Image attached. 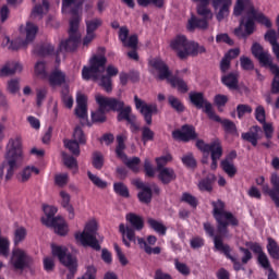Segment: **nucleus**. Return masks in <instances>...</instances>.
<instances>
[{"instance_id": "1", "label": "nucleus", "mask_w": 279, "mask_h": 279, "mask_svg": "<svg viewBox=\"0 0 279 279\" xmlns=\"http://www.w3.org/2000/svg\"><path fill=\"white\" fill-rule=\"evenodd\" d=\"M197 4V14L203 16V19H197L195 15L189 20L187 29L193 32V29H208V21H213V11L208 9V3L210 0H192ZM211 5L217 12L216 19L221 23L223 19L230 16V8H232V0H211Z\"/></svg>"}, {"instance_id": "2", "label": "nucleus", "mask_w": 279, "mask_h": 279, "mask_svg": "<svg viewBox=\"0 0 279 279\" xmlns=\"http://www.w3.org/2000/svg\"><path fill=\"white\" fill-rule=\"evenodd\" d=\"M82 5L84 0H62V14H70L69 38L61 41L57 50V62L60 64V53L63 51H75L80 45V22L82 21Z\"/></svg>"}, {"instance_id": "3", "label": "nucleus", "mask_w": 279, "mask_h": 279, "mask_svg": "<svg viewBox=\"0 0 279 279\" xmlns=\"http://www.w3.org/2000/svg\"><path fill=\"white\" fill-rule=\"evenodd\" d=\"M233 14L234 16L242 15L240 25H244V33L241 27L234 29V34L239 36V38H247V36L254 34V21L260 25H265L268 29L271 28V20L265 16L258 9H255L254 4H252V0H238Z\"/></svg>"}, {"instance_id": "4", "label": "nucleus", "mask_w": 279, "mask_h": 279, "mask_svg": "<svg viewBox=\"0 0 279 279\" xmlns=\"http://www.w3.org/2000/svg\"><path fill=\"white\" fill-rule=\"evenodd\" d=\"M108 60L102 54H94L89 59V66H84L82 70V78L85 81L94 80L99 82V86L104 87L106 93H112V77L119 75V69L114 65H108ZM107 72V75L104 73Z\"/></svg>"}, {"instance_id": "5", "label": "nucleus", "mask_w": 279, "mask_h": 279, "mask_svg": "<svg viewBox=\"0 0 279 279\" xmlns=\"http://www.w3.org/2000/svg\"><path fill=\"white\" fill-rule=\"evenodd\" d=\"M125 219L131 227L120 223L119 232L122 235V243H124L125 247H131V243H136V231L141 232L145 228V220H143V217L132 213L126 214Z\"/></svg>"}, {"instance_id": "6", "label": "nucleus", "mask_w": 279, "mask_h": 279, "mask_svg": "<svg viewBox=\"0 0 279 279\" xmlns=\"http://www.w3.org/2000/svg\"><path fill=\"white\" fill-rule=\"evenodd\" d=\"M171 49L177 51V56L184 60L189 56H199V53H206V48L197 43L189 41L186 36L178 35L175 39L170 43Z\"/></svg>"}, {"instance_id": "7", "label": "nucleus", "mask_w": 279, "mask_h": 279, "mask_svg": "<svg viewBox=\"0 0 279 279\" xmlns=\"http://www.w3.org/2000/svg\"><path fill=\"white\" fill-rule=\"evenodd\" d=\"M149 64L155 71H157V80H167V82H169L173 88H177L179 93H186L189 90V86L184 80L178 76H172L169 66L161 59L155 58L149 61Z\"/></svg>"}, {"instance_id": "8", "label": "nucleus", "mask_w": 279, "mask_h": 279, "mask_svg": "<svg viewBox=\"0 0 279 279\" xmlns=\"http://www.w3.org/2000/svg\"><path fill=\"white\" fill-rule=\"evenodd\" d=\"M214 210L213 215L218 223V232L220 234L228 233V226H239V220L232 213L226 211V204L218 199L211 203Z\"/></svg>"}, {"instance_id": "9", "label": "nucleus", "mask_w": 279, "mask_h": 279, "mask_svg": "<svg viewBox=\"0 0 279 279\" xmlns=\"http://www.w3.org/2000/svg\"><path fill=\"white\" fill-rule=\"evenodd\" d=\"M95 99L99 109L96 112H92V121L94 123H104V121H106V112H110V110H121V108H123V101L117 98H108L98 94Z\"/></svg>"}, {"instance_id": "10", "label": "nucleus", "mask_w": 279, "mask_h": 279, "mask_svg": "<svg viewBox=\"0 0 279 279\" xmlns=\"http://www.w3.org/2000/svg\"><path fill=\"white\" fill-rule=\"evenodd\" d=\"M44 213L46 215L41 218L44 226H47V228H53L56 234H59V236H65L69 232L66 221L60 216L53 218L56 213H58V208L56 206L45 205Z\"/></svg>"}, {"instance_id": "11", "label": "nucleus", "mask_w": 279, "mask_h": 279, "mask_svg": "<svg viewBox=\"0 0 279 279\" xmlns=\"http://www.w3.org/2000/svg\"><path fill=\"white\" fill-rule=\"evenodd\" d=\"M21 34L25 32L26 38L23 39H15L10 40V37L5 36L2 41V47H7V49H11L12 51H16V49H21L23 47H26L29 45V43H34V38H36V35L38 34V26L32 22L26 23V27L21 26L20 27Z\"/></svg>"}, {"instance_id": "12", "label": "nucleus", "mask_w": 279, "mask_h": 279, "mask_svg": "<svg viewBox=\"0 0 279 279\" xmlns=\"http://www.w3.org/2000/svg\"><path fill=\"white\" fill-rule=\"evenodd\" d=\"M75 240L77 243H81L83 247H92L99 252L101 246L99 245V241H97V221L89 220L83 230V232L75 233Z\"/></svg>"}, {"instance_id": "13", "label": "nucleus", "mask_w": 279, "mask_h": 279, "mask_svg": "<svg viewBox=\"0 0 279 279\" xmlns=\"http://www.w3.org/2000/svg\"><path fill=\"white\" fill-rule=\"evenodd\" d=\"M52 255L59 258L60 263L64 265L70 271L68 274L66 279H73L75 272L77 271V259L69 253L65 246H58L56 244L51 245Z\"/></svg>"}, {"instance_id": "14", "label": "nucleus", "mask_w": 279, "mask_h": 279, "mask_svg": "<svg viewBox=\"0 0 279 279\" xmlns=\"http://www.w3.org/2000/svg\"><path fill=\"white\" fill-rule=\"evenodd\" d=\"M204 230L209 236L214 238V245L216 250L218 252L225 253L227 258L231 260V263L233 264V269L235 271H239V269H243V266L241 265V263H239V259H236L235 256L230 255V246L223 244V240L221 239V236L215 235V228L210 226V222L204 223Z\"/></svg>"}, {"instance_id": "15", "label": "nucleus", "mask_w": 279, "mask_h": 279, "mask_svg": "<svg viewBox=\"0 0 279 279\" xmlns=\"http://www.w3.org/2000/svg\"><path fill=\"white\" fill-rule=\"evenodd\" d=\"M32 263V256L27 254V251L19 246H14L12 248L9 265L13 267V269H19L20 271H23V269H27V267H29Z\"/></svg>"}, {"instance_id": "16", "label": "nucleus", "mask_w": 279, "mask_h": 279, "mask_svg": "<svg viewBox=\"0 0 279 279\" xmlns=\"http://www.w3.org/2000/svg\"><path fill=\"white\" fill-rule=\"evenodd\" d=\"M117 143L118 146L116 148V154L122 162L125 163V166L134 171V173H138L141 167V158L138 157H133V158H128V155L123 151L125 149V137L123 135H118L117 136Z\"/></svg>"}, {"instance_id": "17", "label": "nucleus", "mask_w": 279, "mask_h": 279, "mask_svg": "<svg viewBox=\"0 0 279 279\" xmlns=\"http://www.w3.org/2000/svg\"><path fill=\"white\" fill-rule=\"evenodd\" d=\"M190 101L198 108V110H204V112L207 114L211 121H221V118L213 111V104L208 102L206 98H204L203 93H197V92H191L190 93Z\"/></svg>"}, {"instance_id": "18", "label": "nucleus", "mask_w": 279, "mask_h": 279, "mask_svg": "<svg viewBox=\"0 0 279 279\" xmlns=\"http://www.w3.org/2000/svg\"><path fill=\"white\" fill-rule=\"evenodd\" d=\"M80 145H86V135L82 128L76 126L73 132V140H65L64 147L73 154V156H80Z\"/></svg>"}, {"instance_id": "19", "label": "nucleus", "mask_w": 279, "mask_h": 279, "mask_svg": "<svg viewBox=\"0 0 279 279\" xmlns=\"http://www.w3.org/2000/svg\"><path fill=\"white\" fill-rule=\"evenodd\" d=\"M4 158L5 159L0 165V179H3V175H4L5 182H10V180L14 178V171H16L19 167H21V163L23 162V160L16 159L14 157H8V156H4Z\"/></svg>"}, {"instance_id": "20", "label": "nucleus", "mask_w": 279, "mask_h": 279, "mask_svg": "<svg viewBox=\"0 0 279 279\" xmlns=\"http://www.w3.org/2000/svg\"><path fill=\"white\" fill-rule=\"evenodd\" d=\"M5 156L23 160V137L21 135H13L9 140Z\"/></svg>"}, {"instance_id": "21", "label": "nucleus", "mask_w": 279, "mask_h": 279, "mask_svg": "<svg viewBox=\"0 0 279 279\" xmlns=\"http://www.w3.org/2000/svg\"><path fill=\"white\" fill-rule=\"evenodd\" d=\"M134 101L136 110L144 117L147 125H151V117L158 112V107L154 104L145 102V100H142L138 96H134Z\"/></svg>"}, {"instance_id": "22", "label": "nucleus", "mask_w": 279, "mask_h": 279, "mask_svg": "<svg viewBox=\"0 0 279 279\" xmlns=\"http://www.w3.org/2000/svg\"><path fill=\"white\" fill-rule=\"evenodd\" d=\"M251 51L253 56L258 59L262 66H268V69H270L275 65L274 59L271 58L269 51H265L263 49V46H260L259 44H253Z\"/></svg>"}, {"instance_id": "23", "label": "nucleus", "mask_w": 279, "mask_h": 279, "mask_svg": "<svg viewBox=\"0 0 279 279\" xmlns=\"http://www.w3.org/2000/svg\"><path fill=\"white\" fill-rule=\"evenodd\" d=\"M174 141H182L183 143H189V141H195L197 138V133H195V128L192 125H183L181 131L177 130L172 133Z\"/></svg>"}, {"instance_id": "24", "label": "nucleus", "mask_w": 279, "mask_h": 279, "mask_svg": "<svg viewBox=\"0 0 279 279\" xmlns=\"http://www.w3.org/2000/svg\"><path fill=\"white\" fill-rule=\"evenodd\" d=\"M88 98H86V95L78 94L76 96V108H75V114L78 119H82L83 121H86L88 119Z\"/></svg>"}, {"instance_id": "25", "label": "nucleus", "mask_w": 279, "mask_h": 279, "mask_svg": "<svg viewBox=\"0 0 279 279\" xmlns=\"http://www.w3.org/2000/svg\"><path fill=\"white\" fill-rule=\"evenodd\" d=\"M134 184L136 189L141 190L137 194L140 202H142V204H150L151 203V185L141 180H136Z\"/></svg>"}, {"instance_id": "26", "label": "nucleus", "mask_w": 279, "mask_h": 279, "mask_svg": "<svg viewBox=\"0 0 279 279\" xmlns=\"http://www.w3.org/2000/svg\"><path fill=\"white\" fill-rule=\"evenodd\" d=\"M241 137L243 141L251 143L253 147H256V145H258V141L263 138V129L258 125H254L248 130V132L242 133Z\"/></svg>"}, {"instance_id": "27", "label": "nucleus", "mask_w": 279, "mask_h": 279, "mask_svg": "<svg viewBox=\"0 0 279 279\" xmlns=\"http://www.w3.org/2000/svg\"><path fill=\"white\" fill-rule=\"evenodd\" d=\"M270 184L272 189H270L268 185V195L275 203V206L279 208V174L277 172L271 173Z\"/></svg>"}, {"instance_id": "28", "label": "nucleus", "mask_w": 279, "mask_h": 279, "mask_svg": "<svg viewBox=\"0 0 279 279\" xmlns=\"http://www.w3.org/2000/svg\"><path fill=\"white\" fill-rule=\"evenodd\" d=\"M49 12V0H41V4H36L31 13L33 21H41V19Z\"/></svg>"}, {"instance_id": "29", "label": "nucleus", "mask_w": 279, "mask_h": 279, "mask_svg": "<svg viewBox=\"0 0 279 279\" xmlns=\"http://www.w3.org/2000/svg\"><path fill=\"white\" fill-rule=\"evenodd\" d=\"M46 78H48L50 86H62L66 82V74L60 69H54Z\"/></svg>"}, {"instance_id": "30", "label": "nucleus", "mask_w": 279, "mask_h": 279, "mask_svg": "<svg viewBox=\"0 0 279 279\" xmlns=\"http://www.w3.org/2000/svg\"><path fill=\"white\" fill-rule=\"evenodd\" d=\"M157 171L158 180H160L162 184H170V182H173V180L178 178L173 168H157Z\"/></svg>"}, {"instance_id": "31", "label": "nucleus", "mask_w": 279, "mask_h": 279, "mask_svg": "<svg viewBox=\"0 0 279 279\" xmlns=\"http://www.w3.org/2000/svg\"><path fill=\"white\" fill-rule=\"evenodd\" d=\"M38 173H40L38 168L34 166H27L16 174V180L17 182L22 183L29 182L32 175H38Z\"/></svg>"}, {"instance_id": "32", "label": "nucleus", "mask_w": 279, "mask_h": 279, "mask_svg": "<svg viewBox=\"0 0 279 279\" xmlns=\"http://www.w3.org/2000/svg\"><path fill=\"white\" fill-rule=\"evenodd\" d=\"M21 71H23V65L19 62L11 61L0 69V77H8V75H14V73H21Z\"/></svg>"}, {"instance_id": "33", "label": "nucleus", "mask_w": 279, "mask_h": 279, "mask_svg": "<svg viewBox=\"0 0 279 279\" xmlns=\"http://www.w3.org/2000/svg\"><path fill=\"white\" fill-rule=\"evenodd\" d=\"M196 147L203 154H213L217 147H222L221 146V141L219 138L214 140L210 144H205L204 141L197 140L196 141Z\"/></svg>"}, {"instance_id": "34", "label": "nucleus", "mask_w": 279, "mask_h": 279, "mask_svg": "<svg viewBox=\"0 0 279 279\" xmlns=\"http://www.w3.org/2000/svg\"><path fill=\"white\" fill-rule=\"evenodd\" d=\"M61 197V205L63 208H65L69 213V217L73 219L75 217V210L73 209V206H71V195L69 193L61 191L60 192Z\"/></svg>"}, {"instance_id": "35", "label": "nucleus", "mask_w": 279, "mask_h": 279, "mask_svg": "<svg viewBox=\"0 0 279 279\" xmlns=\"http://www.w3.org/2000/svg\"><path fill=\"white\" fill-rule=\"evenodd\" d=\"M125 106V102H123V106L120 110H113V112H119L118 114V121H132V119L136 118V116L132 114V107Z\"/></svg>"}, {"instance_id": "36", "label": "nucleus", "mask_w": 279, "mask_h": 279, "mask_svg": "<svg viewBox=\"0 0 279 279\" xmlns=\"http://www.w3.org/2000/svg\"><path fill=\"white\" fill-rule=\"evenodd\" d=\"M54 48L51 44H43L40 46H36L34 49L35 56L39 58H45V56H51L53 53Z\"/></svg>"}, {"instance_id": "37", "label": "nucleus", "mask_w": 279, "mask_h": 279, "mask_svg": "<svg viewBox=\"0 0 279 279\" xmlns=\"http://www.w3.org/2000/svg\"><path fill=\"white\" fill-rule=\"evenodd\" d=\"M222 84L230 88L231 90H235V88H239V77L236 73H230L226 76H222Z\"/></svg>"}, {"instance_id": "38", "label": "nucleus", "mask_w": 279, "mask_h": 279, "mask_svg": "<svg viewBox=\"0 0 279 279\" xmlns=\"http://www.w3.org/2000/svg\"><path fill=\"white\" fill-rule=\"evenodd\" d=\"M220 167L229 178H234V175H236V167H234V162L232 160L223 159L220 162Z\"/></svg>"}, {"instance_id": "39", "label": "nucleus", "mask_w": 279, "mask_h": 279, "mask_svg": "<svg viewBox=\"0 0 279 279\" xmlns=\"http://www.w3.org/2000/svg\"><path fill=\"white\" fill-rule=\"evenodd\" d=\"M25 239H27V229H25V227H19L17 229H15L13 234L14 247L21 245V243H23Z\"/></svg>"}, {"instance_id": "40", "label": "nucleus", "mask_w": 279, "mask_h": 279, "mask_svg": "<svg viewBox=\"0 0 279 279\" xmlns=\"http://www.w3.org/2000/svg\"><path fill=\"white\" fill-rule=\"evenodd\" d=\"M268 244H267V252L269 256H271L275 260H279V245L274 238H268L267 239Z\"/></svg>"}, {"instance_id": "41", "label": "nucleus", "mask_w": 279, "mask_h": 279, "mask_svg": "<svg viewBox=\"0 0 279 279\" xmlns=\"http://www.w3.org/2000/svg\"><path fill=\"white\" fill-rule=\"evenodd\" d=\"M270 73L275 75L271 84V93L272 95H278L279 93V66L278 64L270 65Z\"/></svg>"}, {"instance_id": "42", "label": "nucleus", "mask_w": 279, "mask_h": 279, "mask_svg": "<svg viewBox=\"0 0 279 279\" xmlns=\"http://www.w3.org/2000/svg\"><path fill=\"white\" fill-rule=\"evenodd\" d=\"M147 222H148V226L153 230H155V232H157V234H161L162 236H165V234H167V227L165 225H162L161 221H158L153 218H148Z\"/></svg>"}, {"instance_id": "43", "label": "nucleus", "mask_w": 279, "mask_h": 279, "mask_svg": "<svg viewBox=\"0 0 279 279\" xmlns=\"http://www.w3.org/2000/svg\"><path fill=\"white\" fill-rule=\"evenodd\" d=\"M63 156V165H65V167L68 169H72L73 173H77V159H75V157L71 156V155H66V153L62 154Z\"/></svg>"}, {"instance_id": "44", "label": "nucleus", "mask_w": 279, "mask_h": 279, "mask_svg": "<svg viewBox=\"0 0 279 279\" xmlns=\"http://www.w3.org/2000/svg\"><path fill=\"white\" fill-rule=\"evenodd\" d=\"M85 24H86V32H92L95 34V32H97V29H99V27L104 25V21L99 17H95L93 20H86Z\"/></svg>"}, {"instance_id": "45", "label": "nucleus", "mask_w": 279, "mask_h": 279, "mask_svg": "<svg viewBox=\"0 0 279 279\" xmlns=\"http://www.w3.org/2000/svg\"><path fill=\"white\" fill-rule=\"evenodd\" d=\"M137 243H138L140 247H142V250H144L146 252V254H160L159 246L151 248V246H149L147 244V241H145V239H143V238H137Z\"/></svg>"}, {"instance_id": "46", "label": "nucleus", "mask_w": 279, "mask_h": 279, "mask_svg": "<svg viewBox=\"0 0 279 279\" xmlns=\"http://www.w3.org/2000/svg\"><path fill=\"white\" fill-rule=\"evenodd\" d=\"M0 256L8 258L10 256V240L0 235Z\"/></svg>"}, {"instance_id": "47", "label": "nucleus", "mask_w": 279, "mask_h": 279, "mask_svg": "<svg viewBox=\"0 0 279 279\" xmlns=\"http://www.w3.org/2000/svg\"><path fill=\"white\" fill-rule=\"evenodd\" d=\"M216 123H221L227 134H236V124H234V122L228 119H225V120L220 119V121H216Z\"/></svg>"}, {"instance_id": "48", "label": "nucleus", "mask_w": 279, "mask_h": 279, "mask_svg": "<svg viewBox=\"0 0 279 279\" xmlns=\"http://www.w3.org/2000/svg\"><path fill=\"white\" fill-rule=\"evenodd\" d=\"M61 99H62V102L64 104L65 108H68L69 110H71V108H73V96L71 94H69V87H65L61 92Z\"/></svg>"}, {"instance_id": "49", "label": "nucleus", "mask_w": 279, "mask_h": 279, "mask_svg": "<svg viewBox=\"0 0 279 279\" xmlns=\"http://www.w3.org/2000/svg\"><path fill=\"white\" fill-rule=\"evenodd\" d=\"M113 190L114 193L121 197H130V190H128V186L121 182L114 183Z\"/></svg>"}, {"instance_id": "50", "label": "nucleus", "mask_w": 279, "mask_h": 279, "mask_svg": "<svg viewBox=\"0 0 279 279\" xmlns=\"http://www.w3.org/2000/svg\"><path fill=\"white\" fill-rule=\"evenodd\" d=\"M87 175L90 182H93V184L98 189H106V186H108V182L101 180V178L97 177L93 172L88 171Z\"/></svg>"}, {"instance_id": "51", "label": "nucleus", "mask_w": 279, "mask_h": 279, "mask_svg": "<svg viewBox=\"0 0 279 279\" xmlns=\"http://www.w3.org/2000/svg\"><path fill=\"white\" fill-rule=\"evenodd\" d=\"M35 73L37 77H40L41 80H47V66L45 62L38 61L35 64Z\"/></svg>"}, {"instance_id": "52", "label": "nucleus", "mask_w": 279, "mask_h": 279, "mask_svg": "<svg viewBox=\"0 0 279 279\" xmlns=\"http://www.w3.org/2000/svg\"><path fill=\"white\" fill-rule=\"evenodd\" d=\"M174 268L181 276H191V268L179 259H174Z\"/></svg>"}, {"instance_id": "53", "label": "nucleus", "mask_w": 279, "mask_h": 279, "mask_svg": "<svg viewBox=\"0 0 279 279\" xmlns=\"http://www.w3.org/2000/svg\"><path fill=\"white\" fill-rule=\"evenodd\" d=\"M223 156V147L217 146L215 150L211 153V166L213 170L217 169V160Z\"/></svg>"}, {"instance_id": "54", "label": "nucleus", "mask_w": 279, "mask_h": 279, "mask_svg": "<svg viewBox=\"0 0 279 279\" xmlns=\"http://www.w3.org/2000/svg\"><path fill=\"white\" fill-rule=\"evenodd\" d=\"M168 101L171 108H173V110H175L177 112H184V105H182L180 99H178L174 96H169Z\"/></svg>"}, {"instance_id": "55", "label": "nucleus", "mask_w": 279, "mask_h": 279, "mask_svg": "<svg viewBox=\"0 0 279 279\" xmlns=\"http://www.w3.org/2000/svg\"><path fill=\"white\" fill-rule=\"evenodd\" d=\"M113 248H114V252L117 254L120 265H122V267H125V265H128V263H130V262L128 260V257H125V254H123L121 246H119V244L114 243Z\"/></svg>"}, {"instance_id": "56", "label": "nucleus", "mask_w": 279, "mask_h": 279, "mask_svg": "<svg viewBox=\"0 0 279 279\" xmlns=\"http://www.w3.org/2000/svg\"><path fill=\"white\" fill-rule=\"evenodd\" d=\"M181 202L189 204L192 208H197V198L191 193L184 192L181 196Z\"/></svg>"}, {"instance_id": "57", "label": "nucleus", "mask_w": 279, "mask_h": 279, "mask_svg": "<svg viewBox=\"0 0 279 279\" xmlns=\"http://www.w3.org/2000/svg\"><path fill=\"white\" fill-rule=\"evenodd\" d=\"M92 165L95 169H101L104 167V155L99 151L93 154Z\"/></svg>"}, {"instance_id": "58", "label": "nucleus", "mask_w": 279, "mask_h": 279, "mask_svg": "<svg viewBox=\"0 0 279 279\" xmlns=\"http://www.w3.org/2000/svg\"><path fill=\"white\" fill-rule=\"evenodd\" d=\"M255 119L260 124L267 122V114L265 112V107H263L260 105L256 107V109H255Z\"/></svg>"}, {"instance_id": "59", "label": "nucleus", "mask_w": 279, "mask_h": 279, "mask_svg": "<svg viewBox=\"0 0 279 279\" xmlns=\"http://www.w3.org/2000/svg\"><path fill=\"white\" fill-rule=\"evenodd\" d=\"M172 160H173V157L171 156V154H167L156 158L157 169H167L165 165H167L168 162H171Z\"/></svg>"}, {"instance_id": "60", "label": "nucleus", "mask_w": 279, "mask_h": 279, "mask_svg": "<svg viewBox=\"0 0 279 279\" xmlns=\"http://www.w3.org/2000/svg\"><path fill=\"white\" fill-rule=\"evenodd\" d=\"M183 165L185 167H189L190 169H195V167H197V161H195V157H193V154H187V155H184L182 158H181Z\"/></svg>"}, {"instance_id": "61", "label": "nucleus", "mask_w": 279, "mask_h": 279, "mask_svg": "<svg viewBox=\"0 0 279 279\" xmlns=\"http://www.w3.org/2000/svg\"><path fill=\"white\" fill-rule=\"evenodd\" d=\"M155 133L149 129V126L142 128V141L145 143H149V141H154Z\"/></svg>"}, {"instance_id": "62", "label": "nucleus", "mask_w": 279, "mask_h": 279, "mask_svg": "<svg viewBox=\"0 0 279 279\" xmlns=\"http://www.w3.org/2000/svg\"><path fill=\"white\" fill-rule=\"evenodd\" d=\"M240 64L244 71H254V62L247 57H241Z\"/></svg>"}, {"instance_id": "63", "label": "nucleus", "mask_w": 279, "mask_h": 279, "mask_svg": "<svg viewBox=\"0 0 279 279\" xmlns=\"http://www.w3.org/2000/svg\"><path fill=\"white\" fill-rule=\"evenodd\" d=\"M238 119L245 117V114H252V107L250 105H238L236 107Z\"/></svg>"}, {"instance_id": "64", "label": "nucleus", "mask_w": 279, "mask_h": 279, "mask_svg": "<svg viewBox=\"0 0 279 279\" xmlns=\"http://www.w3.org/2000/svg\"><path fill=\"white\" fill-rule=\"evenodd\" d=\"M37 93V106L38 108H40V106H43V104L45 102V99H47V88L43 87V88H38L36 90Z\"/></svg>"}]
</instances>
